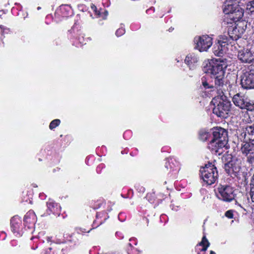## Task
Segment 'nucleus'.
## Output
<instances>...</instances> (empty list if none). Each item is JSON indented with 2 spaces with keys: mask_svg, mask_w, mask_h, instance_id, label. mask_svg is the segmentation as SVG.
<instances>
[{
  "mask_svg": "<svg viewBox=\"0 0 254 254\" xmlns=\"http://www.w3.org/2000/svg\"><path fill=\"white\" fill-rule=\"evenodd\" d=\"M125 33V30L123 28H119L116 32V35L117 36L119 37L123 34H124Z\"/></svg>",
  "mask_w": 254,
  "mask_h": 254,
  "instance_id": "27",
  "label": "nucleus"
},
{
  "mask_svg": "<svg viewBox=\"0 0 254 254\" xmlns=\"http://www.w3.org/2000/svg\"><path fill=\"white\" fill-rule=\"evenodd\" d=\"M150 10L154 11V8H153V7H151L150 8H149V9H147V10H146V12H148V11H150Z\"/></svg>",
  "mask_w": 254,
  "mask_h": 254,
  "instance_id": "34",
  "label": "nucleus"
},
{
  "mask_svg": "<svg viewBox=\"0 0 254 254\" xmlns=\"http://www.w3.org/2000/svg\"><path fill=\"white\" fill-rule=\"evenodd\" d=\"M218 95L213 98L211 103L213 104V113L218 117L225 118L231 106L230 102L221 89H218Z\"/></svg>",
  "mask_w": 254,
  "mask_h": 254,
  "instance_id": "2",
  "label": "nucleus"
},
{
  "mask_svg": "<svg viewBox=\"0 0 254 254\" xmlns=\"http://www.w3.org/2000/svg\"><path fill=\"white\" fill-rule=\"evenodd\" d=\"M210 254H215V253L214 252H213V251H211L210 252Z\"/></svg>",
  "mask_w": 254,
  "mask_h": 254,
  "instance_id": "36",
  "label": "nucleus"
},
{
  "mask_svg": "<svg viewBox=\"0 0 254 254\" xmlns=\"http://www.w3.org/2000/svg\"><path fill=\"white\" fill-rule=\"evenodd\" d=\"M199 58L194 53L188 54L185 60V63L188 65L190 69H193L197 65Z\"/></svg>",
  "mask_w": 254,
  "mask_h": 254,
  "instance_id": "17",
  "label": "nucleus"
},
{
  "mask_svg": "<svg viewBox=\"0 0 254 254\" xmlns=\"http://www.w3.org/2000/svg\"><path fill=\"white\" fill-rule=\"evenodd\" d=\"M241 136L245 141H250L254 144V125L248 126L243 128Z\"/></svg>",
  "mask_w": 254,
  "mask_h": 254,
  "instance_id": "15",
  "label": "nucleus"
},
{
  "mask_svg": "<svg viewBox=\"0 0 254 254\" xmlns=\"http://www.w3.org/2000/svg\"><path fill=\"white\" fill-rule=\"evenodd\" d=\"M238 58L244 63H251L254 62V52L250 49H243L239 52Z\"/></svg>",
  "mask_w": 254,
  "mask_h": 254,
  "instance_id": "12",
  "label": "nucleus"
},
{
  "mask_svg": "<svg viewBox=\"0 0 254 254\" xmlns=\"http://www.w3.org/2000/svg\"><path fill=\"white\" fill-rule=\"evenodd\" d=\"M79 42L82 43V44H85L86 43L84 42V38L83 36L82 37H80L79 38Z\"/></svg>",
  "mask_w": 254,
  "mask_h": 254,
  "instance_id": "33",
  "label": "nucleus"
},
{
  "mask_svg": "<svg viewBox=\"0 0 254 254\" xmlns=\"http://www.w3.org/2000/svg\"><path fill=\"white\" fill-rule=\"evenodd\" d=\"M223 11L226 14H229L231 19L238 21L244 14L243 9L234 0H227L224 4Z\"/></svg>",
  "mask_w": 254,
  "mask_h": 254,
  "instance_id": "3",
  "label": "nucleus"
},
{
  "mask_svg": "<svg viewBox=\"0 0 254 254\" xmlns=\"http://www.w3.org/2000/svg\"><path fill=\"white\" fill-rule=\"evenodd\" d=\"M200 245L203 246V248L201 249V251L203 252H205L207 250V248L209 247V243L207 239L206 238L205 236L203 237L202 241L200 243Z\"/></svg>",
  "mask_w": 254,
  "mask_h": 254,
  "instance_id": "22",
  "label": "nucleus"
},
{
  "mask_svg": "<svg viewBox=\"0 0 254 254\" xmlns=\"http://www.w3.org/2000/svg\"><path fill=\"white\" fill-rule=\"evenodd\" d=\"M246 9L248 12H254V0H251L247 3Z\"/></svg>",
  "mask_w": 254,
  "mask_h": 254,
  "instance_id": "24",
  "label": "nucleus"
},
{
  "mask_svg": "<svg viewBox=\"0 0 254 254\" xmlns=\"http://www.w3.org/2000/svg\"><path fill=\"white\" fill-rule=\"evenodd\" d=\"M21 221L17 217H13L11 219V227L12 231L14 232H17L20 228Z\"/></svg>",
  "mask_w": 254,
  "mask_h": 254,
  "instance_id": "20",
  "label": "nucleus"
},
{
  "mask_svg": "<svg viewBox=\"0 0 254 254\" xmlns=\"http://www.w3.org/2000/svg\"><path fill=\"white\" fill-rule=\"evenodd\" d=\"M200 176L202 180L208 185L214 183L218 177L216 168L212 164H208L200 170Z\"/></svg>",
  "mask_w": 254,
  "mask_h": 254,
  "instance_id": "4",
  "label": "nucleus"
},
{
  "mask_svg": "<svg viewBox=\"0 0 254 254\" xmlns=\"http://www.w3.org/2000/svg\"><path fill=\"white\" fill-rule=\"evenodd\" d=\"M224 168L228 174H236L241 169L240 162L235 158L232 159L225 164Z\"/></svg>",
  "mask_w": 254,
  "mask_h": 254,
  "instance_id": "14",
  "label": "nucleus"
},
{
  "mask_svg": "<svg viewBox=\"0 0 254 254\" xmlns=\"http://www.w3.org/2000/svg\"><path fill=\"white\" fill-rule=\"evenodd\" d=\"M47 207L50 212L53 213L55 214H59L61 209V207L58 204L54 202L51 200H50L47 202Z\"/></svg>",
  "mask_w": 254,
  "mask_h": 254,
  "instance_id": "18",
  "label": "nucleus"
},
{
  "mask_svg": "<svg viewBox=\"0 0 254 254\" xmlns=\"http://www.w3.org/2000/svg\"><path fill=\"white\" fill-rule=\"evenodd\" d=\"M209 135L210 134L209 132L205 130H202L199 132V138L202 141L206 140L208 138Z\"/></svg>",
  "mask_w": 254,
  "mask_h": 254,
  "instance_id": "23",
  "label": "nucleus"
},
{
  "mask_svg": "<svg viewBox=\"0 0 254 254\" xmlns=\"http://www.w3.org/2000/svg\"><path fill=\"white\" fill-rule=\"evenodd\" d=\"M24 221L27 224L34 225L36 221V216L33 211H28L24 216Z\"/></svg>",
  "mask_w": 254,
  "mask_h": 254,
  "instance_id": "19",
  "label": "nucleus"
},
{
  "mask_svg": "<svg viewBox=\"0 0 254 254\" xmlns=\"http://www.w3.org/2000/svg\"><path fill=\"white\" fill-rule=\"evenodd\" d=\"M225 216L228 218H232L233 217V211L232 210H228L226 212Z\"/></svg>",
  "mask_w": 254,
  "mask_h": 254,
  "instance_id": "29",
  "label": "nucleus"
},
{
  "mask_svg": "<svg viewBox=\"0 0 254 254\" xmlns=\"http://www.w3.org/2000/svg\"><path fill=\"white\" fill-rule=\"evenodd\" d=\"M248 72L254 77V64L249 66Z\"/></svg>",
  "mask_w": 254,
  "mask_h": 254,
  "instance_id": "28",
  "label": "nucleus"
},
{
  "mask_svg": "<svg viewBox=\"0 0 254 254\" xmlns=\"http://www.w3.org/2000/svg\"><path fill=\"white\" fill-rule=\"evenodd\" d=\"M4 14V12L3 11H0V17H1L2 15Z\"/></svg>",
  "mask_w": 254,
  "mask_h": 254,
  "instance_id": "35",
  "label": "nucleus"
},
{
  "mask_svg": "<svg viewBox=\"0 0 254 254\" xmlns=\"http://www.w3.org/2000/svg\"><path fill=\"white\" fill-rule=\"evenodd\" d=\"M212 140L220 141V146H225L228 142L227 131L223 128L217 127L213 128Z\"/></svg>",
  "mask_w": 254,
  "mask_h": 254,
  "instance_id": "10",
  "label": "nucleus"
},
{
  "mask_svg": "<svg viewBox=\"0 0 254 254\" xmlns=\"http://www.w3.org/2000/svg\"><path fill=\"white\" fill-rule=\"evenodd\" d=\"M250 185H251V187H252V188L254 187V174L253 175V176L252 177Z\"/></svg>",
  "mask_w": 254,
  "mask_h": 254,
  "instance_id": "32",
  "label": "nucleus"
},
{
  "mask_svg": "<svg viewBox=\"0 0 254 254\" xmlns=\"http://www.w3.org/2000/svg\"><path fill=\"white\" fill-rule=\"evenodd\" d=\"M250 195L252 199V201L254 202V187H251Z\"/></svg>",
  "mask_w": 254,
  "mask_h": 254,
  "instance_id": "31",
  "label": "nucleus"
},
{
  "mask_svg": "<svg viewBox=\"0 0 254 254\" xmlns=\"http://www.w3.org/2000/svg\"><path fill=\"white\" fill-rule=\"evenodd\" d=\"M241 84L245 89L254 88V77L248 71H246L241 75Z\"/></svg>",
  "mask_w": 254,
  "mask_h": 254,
  "instance_id": "13",
  "label": "nucleus"
},
{
  "mask_svg": "<svg viewBox=\"0 0 254 254\" xmlns=\"http://www.w3.org/2000/svg\"><path fill=\"white\" fill-rule=\"evenodd\" d=\"M202 85L203 88L205 89H209V88H213V86L212 85L209 84L207 81H206L205 79L202 78Z\"/></svg>",
  "mask_w": 254,
  "mask_h": 254,
  "instance_id": "26",
  "label": "nucleus"
},
{
  "mask_svg": "<svg viewBox=\"0 0 254 254\" xmlns=\"http://www.w3.org/2000/svg\"><path fill=\"white\" fill-rule=\"evenodd\" d=\"M60 120L59 119H56L51 122L50 124L49 127L51 129H53L56 127L60 125Z\"/></svg>",
  "mask_w": 254,
  "mask_h": 254,
  "instance_id": "25",
  "label": "nucleus"
},
{
  "mask_svg": "<svg viewBox=\"0 0 254 254\" xmlns=\"http://www.w3.org/2000/svg\"><path fill=\"white\" fill-rule=\"evenodd\" d=\"M242 153L247 156V161L251 164L254 163V144L246 141L242 144Z\"/></svg>",
  "mask_w": 254,
  "mask_h": 254,
  "instance_id": "11",
  "label": "nucleus"
},
{
  "mask_svg": "<svg viewBox=\"0 0 254 254\" xmlns=\"http://www.w3.org/2000/svg\"><path fill=\"white\" fill-rule=\"evenodd\" d=\"M229 44V39L227 36H222L220 37L218 42L216 43L213 48V53L216 56L221 57L226 53Z\"/></svg>",
  "mask_w": 254,
  "mask_h": 254,
  "instance_id": "8",
  "label": "nucleus"
},
{
  "mask_svg": "<svg viewBox=\"0 0 254 254\" xmlns=\"http://www.w3.org/2000/svg\"><path fill=\"white\" fill-rule=\"evenodd\" d=\"M234 104L241 109H246L248 110H253L254 109V104H252L249 99L245 95L237 93L232 99Z\"/></svg>",
  "mask_w": 254,
  "mask_h": 254,
  "instance_id": "9",
  "label": "nucleus"
},
{
  "mask_svg": "<svg viewBox=\"0 0 254 254\" xmlns=\"http://www.w3.org/2000/svg\"><path fill=\"white\" fill-rule=\"evenodd\" d=\"M227 66L226 59H219L215 61L204 62L202 70L204 72L213 76L215 88H219L221 90L224 85L225 70Z\"/></svg>",
  "mask_w": 254,
  "mask_h": 254,
  "instance_id": "1",
  "label": "nucleus"
},
{
  "mask_svg": "<svg viewBox=\"0 0 254 254\" xmlns=\"http://www.w3.org/2000/svg\"><path fill=\"white\" fill-rule=\"evenodd\" d=\"M40 9V7H38V9Z\"/></svg>",
  "mask_w": 254,
  "mask_h": 254,
  "instance_id": "38",
  "label": "nucleus"
},
{
  "mask_svg": "<svg viewBox=\"0 0 254 254\" xmlns=\"http://www.w3.org/2000/svg\"><path fill=\"white\" fill-rule=\"evenodd\" d=\"M246 28V25L244 22H239L235 26H232L229 28L228 34V39L237 40L240 38L244 33Z\"/></svg>",
  "mask_w": 254,
  "mask_h": 254,
  "instance_id": "7",
  "label": "nucleus"
},
{
  "mask_svg": "<svg viewBox=\"0 0 254 254\" xmlns=\"http://www.w3.org/2000/svg\"><path fill=\"white\" fill-rule=\"evenodd\" d=\"M91 9L95 11L98 17H101L103 19H105L108 14V12L106 10L101 8L99 10H97L96 7L94 5L91 6Z\"/></svg>",
  "mask_w": 254,
  "mask_h": 254,
  "instance_id": "21",
  "label": "nucleus"
},
{
  "mask_svg": "<svg viewBox=\"0 0 254 254\" xmlns=\"http://www.w3.org/2000/svg\"><path fill=\"white\" fill-rule=\"evenodd\" d=\"M194 42L195 49L200 52H205L212 46V38L207 35L197 36L194 38Z\"/></svg>",
  "mask_w": 254,
  "mask_h": 254,
  "instance_id": "5",
  "label": "nucleus"
},
{
  "mask_svg": "<svg viewBox=\"0 0 254 254\" xmlns=\"http://www.w3.org/2000/svg\"><path fill=\"white\" fill-rule=\"evenodd\" d=\"M218 198L225 201L230 202L235 198L234 190L229 186L220 185L218 188Z\"/></svg>",
  "mask_w": 254,
  "mask_h": 254,
  "instance_id": "6",
  "label": "nucleus"
},
{
  "mask_svg": "<svg viewBox=\"0 0 254 254\" xmlns=\"http://www.w3.org/2000/svg\"><path fill=\"white\" fill-rule=\"evenodd\" d=\"M219 144L220 141L211 140L208 144V147L212 153L220 155L223 153L224 151V148L225 146L220 147L219 146H220Z\"/></svg>",
  "mask_w": 254,
  "mask_h": 254,
  "instance_id": "16",
  "label": "nucleus"
},
{
  "mask_svg": "<svg viewBox=\"0 0 254 254\" xmlns=\"http://www.w3.org/2000/svg\"><path fill=\"white\" fill-rule=\"evenodd\" d=\"M173 163V160L172 159L169 160L168 162L166 163L165 167L168 169L169 168L172 169H173L172 165H171V163Z\"/></svg>",
  "mask_w": 254,
  "mask_h": 254,
  "instance_id": "30",
  "label": "nucleus"
},
{
  "mask_svg": "<svg viewBox=\"0 0 254 254\" xmlns=\"http://www.w3.org/2000/svg\"><path fill=\"white\" fill-rule=\"evenodd\" d=\"M0 28L1 29H3V26L2 25H0Z\"/></svg>",
  "mask_w": 254,
  "mask_h": 254,
  "instance_id": "37",
  "label": "nucleus"
}]
</instances>
